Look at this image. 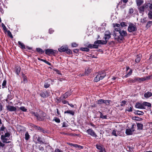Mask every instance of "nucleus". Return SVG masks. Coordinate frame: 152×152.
Segmentation results:
<instances>
[{
	"instance_id": "nucleus-58",
	"label": "nucleus",
	"mask_w": 152,
	"mask_h": 152,
	"mask_svg": "<svg viewBox=\"0 0 152 152\" xmlns=\"http://www.w3.org/2000/svg\"><path fill=\"white\" fill-rule=\"evenodd\" d=\"M4 145V144L0 140V147H3Z\"/></svg>"
},
{
	"instance_id": "nucleus-54",
	"label": "nucleus",
	"mask_w": 152,
	"mask_h": 152,
	"mask_svg": "<svg viewBox=\"0 0 152 152\" xmlns=\"http://www.w3.org/2000/svg\"><path fill=\"white\" fill-rule=\"evenodd\" d=\"M126 102L125 101H122L121 102L122 104H121V106H124L126 104Z\"/></svg>"
},
{
	"instance_id": "nucleus-38",
	"label": "nucleus",
	"mask_w": 152,
	"mask_h": 152,
	"mask_svg": "<svg viewBox=\"0 0 152 152\" xmlns=\"http://www.w3.org/2000/svg\"><path fill=\"white\" fill-rule=\"evenodd\" d=\"M132 69H130V71L128 72V73L125 76V77H128V76H129L130 75L132 74Z\"/></svg>"
},
{
	"instance_id": "nucleus-59",
	"label": "nucleus",
	"mask_w": 152,
	"mask_h": 152,
	"mask_svg": "<svg viewBox=\"0 0 152 152\" xmlns=\"http://www.w3.org/2000/svg\"><path fill=\"white\" fill-rule=\"evenodd\" d=\"M40 151H43L44 149L43 147L42 146H40L39 148Z\"/></svg>"
},
{
	"instance_id": "nucleus-33",
	"label": "nucleus",
	"mask_w": 152,
	"mask_h": 152,
	"mask_svg": "<svg viewBox=\"0 0 152 152\" xmlns=\"http://www.w3.org/2000/svg\"><path fill=\"white\" fill-rule=\"evenodd\" d=\"M137 127L138 129H141L143 128V125L142 124L138 123L137 124Z\"/></svg>"
},
{
	"instance_id": "nucleus-16",
	"label": "nucleus",
	"mask_w": 152,
	"mask_h": 152,
	"mask_svg": "<svg viewBox=\"0 0 152 152\" xmlns=\"http://www.w3.org/2000/svg\"><path fill=\"white\" fill-rule=\"evenodd\" d=\"M152 96V93L149 91H148L145 93L144 94V97L146 98H148Z\"/></svg>"
},
{
	"instance_id": "nucleus-62",
	"label": "nucleus",
	"mask_w": 152,
	"mask_h": 152,
	"mask_svg": "<svg viewBox=\"0 0 152 152\" xmlns=\"http://www.w3.org/2000/svg\"><path fill=\"white\" fill-rule=\"evenodd\" d=\"M5 127L3 126V125H2L1 127V131H3L4 130V129H5Z\"/></svg>"
},
{
	"instance_id": "nucleus-49",
	"label": "nucleus",
	"mask_w": 152,
	"mask_h": 152,
	"mask_svg": "<svg viewBox=\"0 0 152 152\" xmlns=\"http://www.w3.org/2000/svg\"><path fill=\"white\" fill-rule=\"evenodd\" d=\"M68 126V124H67L65 122H63V123L62 124V126L63 127H66Z\"/></svg>"
},
{
	"instance_id": "nucleus-35",
	"label": "nucleus",
	"mask_w": 152,
	"mask_h": 152,
	"mask_svg": "<svg viewBox=\"0 0 152 152\" xmlns=\"http://www.w3.org/2000/svg\"><path fill=\"white\" fill-rule=\"evenodd\" d=\"M113 27L114 29L115 28H120V24L118 23H115L113 24Z\"/></svg>"
},
{
	"instance_id": "nucleus-19",
	"label": "nucleus",
	"mask_w": 152,
	"mask_h": 152,
	"mask_svg": "<svg viewBox=\"0 0 152 152\" xmlns=\"http://www.w3.org/2000/svg\"><path fill=\"white\" fill-rule=\"evenodd\" d=\"M141 56L140 54L137 55V58L135 59V61L136 62L138 63L140 61L141 59Z\"/></svg>"
},
{
	"instance_id": "nucleus-61",
	"label": "nucleus",
	"mask_w": 152,
	"mask_h": 152,
	"mask_svg": "<svg viewBox=\"0 0 152 152\" xmlns=\"http://www.w3.org/2000/svg\"><path fill=\"white\" fill-rule=\"evenodd\" d=\"M3 106L1 103H0V111L2 110Z\"/></svg>"
},
{
	"instance_id": "nucleus-21",
	"label": "nucleus",
	"mask_w": 152,
	"mask_h": 152,
	"mask_svg": "<svg viewBox=\"0 0 152 152\" xmlns=\"http://www.w3.org/2000/svg\"><path fill=\"white\" fill-rule=\"evenodd\" d=\"M30 135L28 133L26 132L25 135V138L26 140H28L30 138Z\"/></svg>"
},
{
	"instance_id": "nucleus-26",
	"label": "nucleus",
	"mask_w": 152,
	"mask_h": 152,
	"mask_svg": "<svg viewBox=\"0 0 152 152\" xmlns=\"http://www.w3.org/2000/svg\"><path fill=\"white\" fill-rule=\"evenodd\" d=\"M143 104L144 105V107L145 106H147L149 107H151V104L150 103L146 102H143Z\"/></svg>"
},
{
	"instance_id": "nucleus-11",
	"label": "nucleus",
	"mask_w": 152,
	"mask_h": 152,
	"mask_svg": "<svg viewBox=\"0 0 152 152\" xmlns=\"http://www.w3.org/2000/svg\"><path fill=\"white\" fill-rule=\"evenodd\" d=\"M56 52V51L52 49H48L45 50V53L48 55L50 54H53Z\"/></svg>"
},
{
	"instance_id": "nucleus-42",
	"label": "nucleus",
	"mask_w": 152,
	"mask_h": 152,
	"mask_svg": "<svg viewBox=\"0 0 152 152\" xmlns=\"http://www.w3.org/2000/svg\"><path fill=\"white\" fill-rule=\"evenodd\" d=\"M143 80L142 79V78H140V77H137L134 78V81H142Z\"/></svg>"
},
{
	"instance_id": "nucleus-32",
	"label": "nucleus",
	"mask_w": 152,
	"mask_h": 152,
	"mask_svg": "<svg viewBox=\"0 0 152 152\" xmlns=\"http://www.w3.org/2000/svg\"><path fill=\"white\" fill-rule=\"evenodd\" d=\"M99 113H100V118H102L103 119H106L107 118V115H104L102 114L100 112H99Z\"/></svg>"
},
{
	"instance_id": "nucleus-40",
	"label": "nucleus",
	"mask_w": 152,
	"mask_h": 152,
	"mask_svg": "<svg viewBox=\"0 0 152 152\" xmlns=\"http://www.w3.org/2000/svg\"><path fill=\"white\" fill-rule=\"evenodd\" d=\"M104 100L102 99H99L97 101V103L98 104H102V103H104Z\"/></svg>"
},
{
	"instance_id": "nucleus-1",
	"label": "nucleus",
	"mask_w": 152,
	"mask_h": 152,
	"mask_svg": "<svg viewBox=\"0 0 152 152\" xmlns=\"http://www.w3.org/2000/svg\"><path fill=\"white\" fill-rule=\"evenodd\" d=\"M127 35L126 31L121 30L120 28H115L113 31L114 39L118 42H120L124 39V37Z\"/></svg>"
},
{
	"instance_id": "nucleus-63",
	"label": "nucleus",
	"mask_w": 152,
	"mask_h": 152,
	"mask_svg": "<svg viewBox=\"0 0 152 152\" xmlns=\"http://www.w3.org/2000/svg\"><path fill=\"white\" fill-rule=\"evenodd\" d=\"M62 102L63 103V104H66L67 103H68V102L66 101V100H64V101H62Z\"/></svg>"
},
{
	"instance_id": "nucleus-9",
	"label": "nucleus",
	"mask_w": 152,
	"mask_h": 152,
	"mask_svg": "<svg viewBox=\"0 0 152 152\" xmlns=\"http://www.w3.org/2000/svg\"><path fill=\"white\" fill-rule=\"evenodd\" d=\"M6 107L7 110L10 112H15L17 110V108L15 107L10 105H7Z\"/></svg>"
},
{
	"instance_id": "nucleus-5",
	"label": "nucleus",
	"mask_w": 152,
	"mask_h": 152,
	"mask_svg": "<svg viewBox=\"0 0 152 152\" xmlns=\"http://www.w3.org/2000/svg\"><path fill=\"white\" fill-rule=\"evenodd\" d=\"M106 74L105 72H99L95 77L94 80L97 82L100 80H102L106 76Z\"/></svg>"
},
{
	"instance_id": "nucleus-10",
	"label": "nucleus",
	"mask_w": 152,
	"mask_h": 152,
	"mask_svg": "<svg viewBox=\"0 0 152 152\" xmlns=\"http://www.w3.org/2000/svg\"><path fill=\"white\" fill-rule=\"evenodd\" d=\"M111 33L109 31H106L105 32L104 39V41H107V40L111 37Z\"/></svg>"
},
{
	"instance_id": "nucleus-34",
	"label": "nucleus",
	"mask_w": 152,
	"mask_h": 152,
	"mask_svg": "<svg viewBox=\"0 0 152 152\" xmlns=\"http://www.w3.org/2000/svg\"><path fill=\"white\" fill-rule=\"evenodd\" d=\"M116 132L117 131L115 130H113L112 132V135L115 137H117L118 135V134L116 133Z\"/></svg>"
},
{
	"instance_id": "nucleus-31",
	"label": "nucleus",
	"mask_w": 152,
	"mask_h": 152,
	"mask_svg": "<svg viewBox=\"0 0 152 152\" xmlns=\"http://www.w3.org/2000/svg\"><path fill=\"white\" fill-rule=\"evenodd\" d=\"M135 113L136 114H137L139 115H142L144 114L141 111H140L139 110L136 111Z\"/></svg>"
},
{
	"instance_id": "nucleus-36",
	"label": "nucleus",
	"mask_w": 152,
	"mask_h": 152,
	"mask_svg": "<svg viewBox=\"0 0 152 152\" xmlns=\"http://www.w3.org/2000/svg\"><path fill=\"white\" fill-rule=\"evenodd\" d=\"M132 107H126V111H128L129 112H132Z\"/></svg>"
},
{
	"instance_id": "nucleus-17",
	"label": "nucleus",
	"mask_w": 152,
	"mask_h": 152,
	"mask_svg": "<svg viewBox=\"0 0 152 152\" xmlns=\"http://www.w3.org/2000/svg\"><path fill=\"white\" fill-rule=\"evenodd\" d=\"M41 96L43 98H45L48 96V94L47 92H42L40 94Z\"/></svg>"
},
{
	"instance_id": "nucleus-18",
	"label": "nucleus",
	"mask_w": 152,
	"mask_h": 152,
	"mask_svg": "<svg viewBox=\"0 0 152 152\" xmlns=\"http://www.w3.org/2000/svg\"><path fill=\"white\" fill-rule=\"evenodd\" d=\"M133 130H131L129 129H127L126 131V133L128 135H130L132 134Z\"/></svg>"
},
{
	"instance_id": "nucleus-24",
	"label": "nucleus",
	"mask_w": 152,
	"mask_h": 152,
	"mask_svg": "<svg viewBox=\"0 0 152 152\" xmlns=\"http://www.w3.org/2000/svg\"><path fill=\"white\" fill-rule=\"evenodd\" d=\"M37 140L39 143L41 144H43L44 143L43 142V139L40 137H38L37 139Z\"/></svg>"
},
{
	"instance_id": "nucleus-29",
	"label": "nucleus",
	"mask_w": 152,
	"mask_h": 152,
	"mask_svg": "<svg viewBox=\"0 0 152 152\" xmlns=\"http://www.w3.org/2000/svg\"><path fill=\"white\" fill-rule=\"evenodd\" d=\"M36 50L38 52L41 54H42L44 53V51L40 48H37Z\"/></svg>"
},
{
	"instance_id": "nucleus-53",
	"label": "nucleus",
	"mask_w": 152,
	"mask_h": 152,
	"mask_svg": "<svg viewBox=\"0 0 152 152\" xmlns=\"http://www.w3.org/2000/svg\"><path fill=\"white\" fill-rule=\"evenodd\" d=\"M72 47H76L77 46V44L75 42H73L72 43Z\"/></svg>"
},
{
	"instance_id": "nucleus-20",
	"label": "nucleus",
	"mask_w": 152,
	"mask_h": 152,
	"mask_svg": "<svg viewBox=\"0 0 152 152\" xmlns=\"http://www.w3.org/2000/svg\"><path fill=\"white\" fill-rule=\"evenodd\" d=\"M64 113H68L72 115H73L74 114L75 112L74 111L70 110H68L64 112Z\"/></svg>"
},
{
	"instance_id": "nucleus-39",
	"label": "nucleus",
	"mask_w": 152,
	"mask_h": 152,
	"mask_svg": "<svg viewBox=\"0 0 152 152\" xmlns=\"http://www.w3.org/2000/svg\"><path fill=\"white\" fill-rule=\"evenodd\" d=\"M148 17L150 19H152V10H150L148 14Z\"/></svg>"
},
{
	"instance_id": "nucleus-51",
	"label": "nucleus",
	"mask_w": 152,
	"mask_h": 152,
	"mask_svg": "<svg viewBox=\"0 0 152 152\" xmlns=\"http://www.w3.org/2000/svg\"><path fill=\"white\" fill-rule=\"evenodd\" d=\"M54 152H64L62 150L58 148H56Z\"/></svg>"
},
{
	"instance_id": "nucleus-25",
	"label": "nucleus",
	"mask_w": 152,
	"mask_h": 152,
	"mask_svg": "<svg viewBox=\"0 0 152 152\" xmlns=\"http://www.w3.org/2000/svg\"><path fill=\"white\" fill-rule=\"evenodd\" d=\"M18 43L19 45H20V47L23 49H25V47L23 43H21L20 41L18 42Z\"/></svg>"
},
{
	"instance_id": "nucleus-48",
	"label": "nucleus",
	"mask_w": 152,
	"mask_h": 152,
	"mask_svg": "<svg viewBox=\"0 0 152 152\" xmlns=\"http://www.w3.org/2000/svg\"><path fill=\"white\" fill-rule=\"evenodd\" d=\"M7 32L8 35L11 38H13L12 36L10 31H8Z\"/></svg>"
},
{
	"instance_id": "nucleus-52",
	"label": "nucleus",
	"mask_w": 152,
	"mask_h": 152,
	"mask_svg": "<svg viewBox=\"0 0 152 152\" xmlns=\"http://www.w3.org/2000/svg\"><path fill=\"white\" fill-rule=\"evenodd\" d=\"M54 121L56 122L59 123L60 122V119L59 118H55L54 119Z\"/></svg>"
},
{
	"instance_id": "nucleus-43",
	"label": "nucleus",
	"mask_w": 152,
	"mask_h": 152,
	"mask_svg": "<svg viewBox=\"0 0 152 152\" xmlns=\"http://www.w3.org/2000/svg\"><path fill=\"white\" fill-rule=\"evenodd\" d=\"M50 86V84L47 83H45L44 85V87L45 88H48Z\"/></svg>"
},
{
	"instance_id": "nucleus-3",
	"label": "nucleus",
	"mask_w": 152,
	"mask_h": 152,
	"mask_svg": "<svg viewBox=\"0 0 152 152\" xmlns=\"http://www.w3.org/2000/svg\"><path fill=\"white\" fill-rule=\"evenodd\" d=\"M33 114L37 118L38 120L42 121L43 120L44 118L46 116V114L42 111H40L39 113H33Z\"/></svg>"
},
{
	"instance_id": "nucleus-4",
	"label": "nucleus",
	"mask_w": 152,
	"mask_h": 152,
	"mask_svg": "<svg viewBox=\"0 0 152 152\" xmlns=\"http://www.w3.org/2000/svg\"><path fill=\"white\" fill-rule=\"evenodd\" d=\"M10 134L9 132L6 133L4 135H1V140L3 142L9 143L10 141H7L10 139Z\"/></svg>"
},
{
	"instance_id": "nucleus-64",
	"label": "nucleus",
	"mask_w": 152,
	"mask_h": 152,
	"mask_svg": "<svg viewBox=\"0 0 152 152\" xmlns=\"http://www.w3.org/2000/svg\"><path fill=\"white\" fill-rule=\"evenodd\" d=\"M68 104L70 106L72 107H74V105L72 104H69L68 103Z\"/></svg>"
},
{
	"instance_id": "nucleus-8",
	"label": "nucleus",
	"mask_w": 152,
	"mask_h": 152,
	"mask_svg": "<svg viewBox=\"0 0 152 152\" xmlns=\"http://www.w3.org/2000/svg\"><path fill=\"white\" fill-rule=\"evenodd\" d=\"M86 132L90 135L91 136L95 137H97V135H96L95 133L94 132V131H93L91 129H89L87 130L86 131Z\"/></svg>"
},
{
	"instance_id": "nucleus-28",
	"label": "nucleus",
	"mask_w": 152,
	"mask_h": 152,
	"mask_svg": "<svg viewBox=\"0 0 152 152\" xmlns=\"http://www.w3.org/2000/svg\"><path fill=\"white\" fill-rule=\"evenodd\" d=\"M136 2L137 5L138 6L140 5L143 3V1L142 0H137Z\"/></svg>"
},
{
	"instance_id": "nucleus-6",
	"label": "nucleus",
	"mask_w": 152,
	"mask_h": 152,
	"mask_svg": "<svg viewBox=\"0 0 152 152\" xmlns=\"http://www.w3.org/2000/svg\"><path fill=\"white\" fill-rule=\"evenodd\" d=\"M140 12H143L145 9H147L149 11L152 9V3H148L146 4L145 6H142L140 7L139 8Z\"/></svg>"
},
{
	"instance_id": "nucleus-7",
	"label": "nucleus",
	"mask_w": 152,
	"mask_h": 152,
	"mask_svg": "<svg viewBox=\"0 0 152 152\" xmlns=\"http://www.w3.org/2000/svg\"><path fill=\"white\" fill-rule=\"evenodd\" d=\"M137 28L136 26L133 24H130L128 27V30L130 32L136 31Z\"/></svg>"
},
{
	"instance_id": "nucleus-56",
	"label": "nucleus",
	"mask_w": 152,
	"mask_h": 152,
	"mask_svg": "<svg viewBox=\"0 0 152 152\" xmlns=\"http://www.w3.org/2000/svg\"><path fill=\"white\" fill-rule=\"evenodd\" d=\"M135 126V125L134 124H133L132 125V127L131 128V129H131V130H133V132L134 131V126Z\"/></svg>"
},
{
	"instance_id": "nucleus-13",
	"label": "nucleus",
	"mask_w": 152,
	"mask_h": 152,
	"mask_svg": "<svg viewBox=\"0 0 152 152\" xmlns=\"http://www.w3.org/2000/svg\"><path fill=\"white\" fill-rule=\"evenodd\" d=\"M71 94V92H68L66 93L63 95V96H61L60 99V100H63L64 99L66 98L67 97Z\"/></svg>"
},
{
	"instance_id": "nucleus-45",
	"label": "nucleus",
	"mask_w": 152,
	"mask_h": 152,
	"mask_svg": "<svg viewBox=\"0 0 152 152\" xmlns=\"http://www.w3.org/2000/svg\"><path fill=\"white\" fill-rule=\"evenodd\" d=\"M6 85V81L5 80H4L2 83V88H4L5 87Z\"/></svg>"
},
{
	"instance_id": "nucleus-27",
	"label": "nucleus",
	"mask_w": 152,
	"mask_h": 152,
	"mask_svg": "<svg viewBox=\"0 0 152 152\" xmlns=\"http://www.w3.org/2000/svg\"><path fill=\"white\" fill-rule=\"evenodd\" d=\"M21 70V68L20 67H17L16 68V73L18 75Z\"/></svg>"
},
{
	"instance_id": "nucleus-60",
	"label": "nucleus",
	"mask_w": 152,
	"mask_h": 152,
	"mask_svg": "<svg viewBox=\"0 0 152 152\" xmlns=\"http://www.w3.org/2000/svg\"><path fill=\"white\" fill-rule=\"evenodd\" d=\"M1 25H2V27L3 28V29L4 30H6V26H5L4 25V24H3V23H2L1 24Z\"/></svg>"
},
{
	"instance_id": "nucleus-55",
	"label": "nucleus",
	"mask_w": 152,
	"mask_h": 152,
	"mask_svg": "<svg viewBox=\"0 0 152 152\" xmlns=\"http://www.w3.org/2000/svg\"><path fill=\"white\" fill-rule=\"evenodd\" d=\"M134 12V10L132 8H130L129 10V12L130 13H132Z\"/></svg>"
},
{
	"instance_id": "nucleus-14",
	"label": "nucleus",
	"mask_w": 152,
	"mask_h": 152,
	"mask_svg": "<svg viewBox=\"0 0 152 152\" xmlns=\"http://www.w3.org/2000/svg\"><path fill=\"white\" fill-rule=\"evenodd\" d=\"M135 107L136 108L139 109H145L143 103L141 104L140 103H137L135 105Z\"/></svg>"
},
{
	"instance_id": "nucleus-2",
	"label": "nucleus",
	"mask_w": 152,
	"mask_h": 152,
	"mask_svg": "<svg viewBox=\"0 0 152 152\" xmlns=\"http://www.w3.org/2000/svg\"><path fill=\"white\" fill-rule=\"evenodd\" d=\"M107 41L104 40H97L94 42V44H89L88 46V48H97L99 44H105L107 43Z\"/></svg>"
},
{
	"instance_id": "nucleus-44",
	"label": "nucleus",
	"mask_w": 152,
	"mask_h": 152,
	"mask_svg": "<svg viewBox=\"0 0 152 152\" xmlns=\"http://www.w3.org/2000/svg\"><path fill=\"white\" fill-rule=\"evenodd\" d=\"M23 82L24 83H26L27 82V78L25 76H23Z\"/></svg>"
},
{
	"instance_id": "nucleus-47",
	"label": "nucleus",
	"mask_w": 152,
	"mask_h": 152,
	"mask_svg": "<svg viewBox=\"0 0 152 152\" xmlns=\"http://www.w3.org/2000/svg\"><path fill=\"white\" fill-rule=\"evenodd\" d=\"M120 25L121 27H124L126 26L125 23L124 22H121L120 23Z\"/></svg>"
},
{
	"instance_id": "nucleus-30",
	"label": "nucleus",
	"mask_w": 152,
	"mask_h": 152,
	"mask_svg": "<svg viewBox=\"0 0 152 152\" xmlns=\"http://www.w3.org/2000/svg\"><path fill=\"white\" fill-rule=\"evenodd\" d=\"M111 102V101L110 100H104V103L107 105H109Z\"/></svg>"
},
{
	"instance_id": "nucleus-37",
	"label": "nucleus",
	"mask_w": 152,
	"mask_h": 152,
	"mask_svg": "<svg viewBox=\"0 0 152 152\" xmlns=\"http://www.w3.org/2000/svg\"><path fill=\"white\" fill-rule=\"evenodd\" d=\"M20 109L23 112H26L27 111V109L23 106H22L20 108Z\"/></svg>"
},
{
	"instance_id": "nucleus-22",
	"label": "nucleus",
	"mask_w": 152,
	"mask_h": 152,
	"mask_svg": "<svg viewBox=\"0 0 152 152\" xmlns=\"http://www.w3.org/2000/svg\"><path fill=\"white\" fill-rule=\"evenodd\" d=\"M92 71L91 69L88 68L87 69H86L85 71V74L86 75H88Z\"/></svg>"
},
{
	"instance_id": "nucleus-50",
	"label": "nucleus",
	"mask_w": 152,
	"mask_h": 152,
	"mask_svg": "<svg viewBox=\"0 0 152 152\" xmlns=\"http://www.w3.org/2000/svg\"><path fill=\"white\" fill-rule=\"evenodd\" d=\"M65 52L66 53L69 54H71L72 53L71 51L70 50L68 49V47L67 48V49L66 50Z\"/></svg>"
},
{
	"instance_id": "nucleus-46",
	"label": "nucleus",
	"mask_w": 152,
	"mask_h": 152,
	"mask_svg": "<svg viewBox=\"0 0 152 152\" xmlns=\"http://www.w3.org/2000/svg\"><path fill=\"white\" fill-rule=\"evenodd\" d=\"M146 18H144L141 19V22L142 23H145L146 22Z\"/></svg>"
},
{
	"instance_id": "nucleus-23",
	"label": "nucleus",
	"mask_w": 152,
	"mask_h": 152,
	"mask_svg": "<svg viewBox=\"0 0 152 152\" xmlns=\"http://www.w3.org/2000/svg\"><path fill=\"white\" fill-rule=\"evenodd\" d=\"M72 146L75 148H78L79 149H83V146L77 144H72Z\"/></svg>"
},
{
	"instance_id": "nucleus-41",
	"label": "nucleus",
	"mask_w": 152,
	"mask_h": 152,
	"mask_svg": "<svg viewBox=\"0 0 152 152\" xmlns=\"http://www.w3.org/2000/svg\"><path fill=\"white\" fill-rule=\"evenodd\" d=\"M80 50L83 51H86L87 52H88L89 50L88 48H80Z\"/></svg>"
},
{
	"instance_id": "nucleus-57",
	"label": "nucleus",
	"mask_w": 152,
	"mask_h": 152,
	"mask_svg": "<svg viewBox=\"0 0 152 152\" xmlns=\"http://www.w3.org/2000/svg\"><path fill=\"white\" fill-rule=\"evenodd\" d=\"M54 31L52 28H50L49 30V32L50 34H51L53 33Z\"/></svg>"
},
{
	"instance_id": "nucleus-15",
	"label": "nucleus",
	"mask_w": 152,
	"mask_h": 152,
	"mask_svg": "<svg viewBox=\"0 0 152 152\" xmlns=\"http://www.w3.org/2000/svg\"><path fill=\"white\" fill-rule=\"evenodd\" d=\"M68 47L67 46H62L60 48H58V51L61 52H65L66 50L67 49Z\"/></svg>"
},
{
	"instance_id": "nucleus-12",
	"label": "nucleus",
	"mask_w": 152,
	"mask_h": 152,
	"mask_svg": "<svg viewBox=\"0 0 152 152\" xmlns=\"http://www.w3.org/2000/svg\"><path fill=\"white\" fill-rule=\"evenodd\" d=\"M96 146V148L100 151L99 152L102 151H104V152H105V148L102 146V145L97 144Z\"/></svg>"
}]
</instances>
